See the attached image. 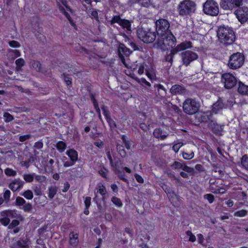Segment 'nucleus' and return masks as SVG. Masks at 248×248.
Instances as JSON below:
<instances>
[{
  "label": "nucleus",
  "mask_w": 248,
  "mask_h": 248,
  "mask_svg": "<svg viewBox=\"0 0 248 248\" xmlns=\"http://www.w3.org/2000/svg\"><path fill=\"white\" fill-rule=\"evenodd\" d=\"M238 92L243 94H248V86L244 85L242 82H239Z\"/></svg>",
  "instance_id": "obj_27"
},
{
  "label": "nucleus",
  "mask_w": 248,
  "mask_h": 248,
  "mask_svg": "<svg viewBox=\"0 0 248 248\" xmlns=\"http://www.w3.org/2000/svg\"><path fill=\"white\" fill-rule=\"evenodd\" d=\"M67 1L66 0H58L57 2V6L60 12L65 16L70 23L72 24L73 20L67 11L72 12V10L70 7L67 5Z\"/></svg>",
  "instance_id": "obj_12"
},
{
  "label": "nucleus",
  "mask_w": 248,
  "mask_h": 248,
  "mask_svg": "<svg viewBox=\"0 0 248 248\" xmlns=\"http://www.w3.org/2000/svg\"><path fill=\"white\" fill-rule=\"evenodd\" d=\"M156 87L157 88L158 91H159L160 90L162 91V92L161 93L162 95H166V90L165 89V88H164V87L163 85H162L161 84H156Z\"/></svg>",
  "instance_id": "obj_58"
},
{
  "label": "nucleus",
  "mask_w": 248,
  "mask_h": 248,
  "mask_svg": "<svg viewBox=\"0 0 248 248\" xmlns=\"http://www.w3.org/2000/svg\"><path fill=\"white\" fill-rule=\"evenodd\" d=\"M194 156V153L193 152H191L190 154L186 153H183V157L185 159L189 160L193 158Z\"/></svg>",
  "instance_id": "obj_54"
},
{
  "label": "nucleus",
  "mask_w": 248,
  "mask_h": 248,
  "mask_svg": "<svg viewBox=\"0 0 248 248\" xmlns=\"http://www.w3.org/2000/svg\"><path fill=\"white\" fill-rule=\"evenodd\" d=\"M235 15L239 21L244 24L248 21V8L242 7L238 8L234 12Z\"/></svg>",
  "instance_id": "obj_13"
},
{
  "label": "nucleus",
  "mask_w": 248,
  "mask_h": 248,
  "mask_svg": "<svg viewBox=\"0 0 248 248\" xmlns=\"http://www.w3.org/2000/svg\"><path fill=\"white\" fill-rule=\"evenodd\" d=\"M200 108V103L195 99L188 98L183 104L184 112L188 115H193L197 113Z\"/></svg>",
  "instance_id": "obj_3"
},
{
  "label": "nucleus",
  "mask_w": 248,
  "mask_h": 248,
  "mask_svg": "<svg viewBox=\"0 0 248 248\" xmlns=\"http://www.w3.org/2000/svg\"><path fill=\"white\" fill-rule=\"evenodd\" d=\"M30 240L27 237L13 238L9 242L10 248H30Z\"/></svg>",
  "instance_id": "obj_10"
},
{
  "label": "nucleus",
  "mask_w": 248,
  "mask_h": 248,
  "mask_svg": "<svg viewBox=\"0 0 248 248\" xmlns=\"http://www.w3.org/2000/svg\"><path fill=\"white\" fill-rule=\"evenodd\" d=\"M26 203V201L21 197H17L16 200V204L17 206L24 205Z\"/></svg>",
  "instance_id": "obj_50"
},
{
  "label": "nucleus",
  "mask_w": 248,
  "mask_h": 248,
  "mask_svg": "<svg viewBox=\"0 0 248 248\" xmlns=\"http://www.w3.org/2000/svg\"><path fill=\"white\" fill-rule=\"evenodd\" d=\"M157 41L154 44L155 47L165 51L175 45L176 39L169 30L170 23L165 19L161 18L155 22Z\"/></svg>",
  "instance_id": "obj_1"
},
{
  "label": "nucleus",
  "mask_w": 248,
  "mask_h": 248,
  "mask_svg": "<svg viewBox=\"0 0 248 248\" xmlns=\"http://www.w3.org/2000/svg\"><path fill=\"white\" fill-rule=\"evenodd\" d=\"M170 92L172 95H183L186 93L187 91L184 87L175 84L171 87Z\"/></svg>",
  "instance_id": "obj_17"
},
{
  "label": "nucleus",
  "mask_w": 248,
  "mask_h": 248,
  "mask_svg": "<svg viewBox=\"0 0 248 248\" xmlns=\"http://www.w3.org/2000/svg\"><path fill=\"white\" fill-rule=\"evenodd\" d=\"M118 51L119 53L120 57L122 58V55H124L126 56H128L132 51L127 47H126L124 44H120L118 48Z\"/></svg>",
  "instance_id": "obj_22"
},
{
  "label": "nucleus",
  "mask_w": 248,
  "mask_h": 248,
  "mask_svg": "<svg viewBox=\"0 0 248 248\" xmlns=\"http://www.w3.org/2000/svg\"><path fill=\"white\" fill-rule=\"evenodd\" d=\"M4 172L8 176H15L17 174L16 170H13L11 168H7L5 169Z\"/></svg>",
  "instance_id": "obj_40"
},
{
  "label": "nucleus",
  "mask_w": 248,
  "mask_h": 248,
  "mask_svg": "<svg viewBox=\"0 0 248 248\" xmlns=\"http://www.w3.org/2000/svg\"><path fill=\"white\" fill-rule=\"evenodd\" d=\"M34 178L36 181L39 182L40 183H42L45 181L46 180V177L45 176L39 175H35V174Z\"/></svg>",
  "instance_id": "obj_62"
},
{
  "label": "nucleus",
  "mask_w": 248,
  "mask_h": 248,
  "mask_svg": "<svg viewBox=\"0 0 248 248\" xmlns=\"http://www.w3.org/2000/svg\"><path fill=\"white\" fill-rule=\"evenodd\" d=\"M182 170L186 172L190 173L192 174H193L195 172L193 168L189 167L186 164H184Z\"/></svg>",
  "instance_id": "obj_55"
},
{
  "label": "nucleus",
  "mask_w": 248,
  "mask_h": 248,
  "mask_svg": "<svg viewBox=\"0 0 248 248\" xmlns=\"http://www.w3.org/2000/svg\"><path fill=\"white\" fill-rule=\"evenodd\" d=\"M111 201L114 204L119 207H120L123 205V203L121 200L116 197L114 196L112 197Z\"/></svg>",
  "instance_id": "obj_43"
},
{
  "label": "nucleus",
  "mask_w": 248,
  "mask_h": 248,
  "mask_svg": "<svg viewBox=\"0 0 248 248\" xmlns=\"http://www.w3.org/2000/svg\"><path fill=\"white\" fill-rule=\"evenodd\" d=\"M106 120H107V121L109 124L110 127L111 128H114L116 127V124L115 122H114V121L113 119H112L110 117H109Z\"/></svg>",
  "instance_id": "obj_57"
},
{
  "label": "nucleus",
  "mask_w": 248,
  "mask_h": 248,
  "mask_svg": "<svg viewBox=\"0 0 248 248\" xmlns=\"http://www.w3.org/2000/svg\"><path fill=\"white\" fill-rule=\"evenodd\" d=\"M78 243V234L71 232L69 234V244L73 247H76Z\"/></svg>",
  "instance_id": "obj_23"
},
{
  "label": "nucleus",
  "mask_w": 248,
  "mask_h": 248,
  "mask_svg": "<svg viewBox=\"0 0 248 248\" xmlns=\"http://www.w3.org/2000/svg\"><path fill=\"white\" fill-rule=\"evenodd\" d=\"M146 75L150 80H154L156 76L153 69H145Z\"/></svg>",
  "instance_id": "obj_32"
},
{
  "label": "nucleus",
  "mask_w": 248,
  "mask_h": 248,
  "mask_svg": "<svg viewBox=\"0 0 248 248\" xmlns=\"http://www.w3.org/2000/svg\"><path fill=\"white\" fill-rule=\"evenodd\" d=\"M244 61V55L242 53L236 52L231 55L228 65L231 69H237L243 65Z\"/></svg>",
  "instance_id": "obj_6"
},
{
  "label": "nucleus",
  "mask_w": 248,
  "mask_h": 248,
  "mask_svg": "<svg viewBox=\"0 0 248 248\" xmlns=\"http://www.w3.org/2000/svg\"><path fill=\"white\" fill-rule=\"evenodd\" d=\"M137 34L138 38L145 43L154 42L156 37L155 31H152L151 30L146 31L142 28L139 29L137 30Z\"/></svg>",
  "instance_id": "obj_7"
},
{
  "label": "nucleus",
  "mask_w": 248,
  "mask_h": 248,
  "mask_svg": "<svg viewBox=\"0 0 248 248\" xmlns=\"http://www.w3.org/2000/svg\"><path fill=\"white\" fill-rule=\"evenodd\" d=\"M210 127L212 132L216 135H221L223 129V125H220L217 123L212 122L210 124Z\"/></svg>",
  "instance_id": "obj_19"
},
{
  "label": "nucleus",
  "mask_w": 248,
  "mask_h": 248,
  "mask_svg": "<svg viewBox=\"0 0 248 248\" xmlns=\"http://www.w3.org/2000/svg\"><path fill=\"white\" fill-rule=\"evenodd\" d=\"M196 10V4L190 0H185L181 1L177 7L178 12L180 16L190 15L194 13Z\"/></svg>",
  "instance_id": "obj_5"
},
{
  "label": "nucleus",
  "mask_w": 248,
  "mask_h": 248,
  "mask_svg": "<svg viewBox=\"0 0 248 248\" xmlns=\"http://www.w3.org/2000/svg\"><path fill=\"white\" fill-rule=\"evenodd\" d=\"M20 195L27 200H31L33 197L32 191L29 189H28L25 191L24 192L20 193Z\"/></svg>",
  "instance_id": "obj_33"
},
{
  "label": "nucleus",
  "mask_w": 248,
  "mask_h": 248,
  "mask_svg": "<svg viewBox=\"0 0 248 248\" xmlns=\"http://www.w3.org/2000/svg\"><path fill=\"white\" fill-rule=\"evenodd\" d=\"M23 178L26 182L31 183L34 178V173H24Z\"/></svg>",
  "instance_id": "obj_31"
},
{
  "label": "nucleus",
  "mask_w": 248,
  "mask_h": 248,
  "mask_svg": "<svg viewBox=\"0 0 248 248\" xmlns=\"http://www.w3.org/2000/svg\"><path fill=\"white\" fill-rule=\"evenodd\" d=\"M19 224V221L17 219H14L12 222L9 223L8 226V229L12 230L13 229L16 227Z\"/></svg>",
  "instance_id": "obj_51"
},
{
  "label": "nucleus",
  "mask_w": 248,
  "mask_h": 248,
  "mask_svg": "<svg viewBox=\"0 0 248 248\" xmlns=\"http://www.w3.org/2000/svg\"><path fill=\"white\" fill-rule=\"evenodd\" d=\"M8 51L9 57L13 60L20 56V52L18 50L9 49Z\"/></svg>",
  "instance_id": "obj_29"
},
{
  "label": "nucleus",
  "mask_w": 248,
  "mask_h": 248,
  "mask_svg": "<svg viewBox=\"0 0 248 248\" xmlns=\"http://www.w3.org/2000/svg\"><path fill=\"white\" fill-rule=\"evenodd\" d=\"M64 68L67 69V72H65L67 75H71L72 74H76L77 71L72 66H70L68 64H65Z\"/></svg>",
  "instance_id": "obj_46"
},
{
  "label": "nucleus",
  "mask_w": 248,
  "mask_h": 248,
  "mask_svg": "<svg viewBox=\"0 0 248 248\" xmlns=\"http://www.w3.org/2000/svg\"><path fill=\"white\" fill-rule=\"evenodd\" d=\"M122 19H122L121 18L120 16H119V15L114 16L112 17L111 20L110 21V24L111 25H112L114 23H118L119 25H120V22H121Z\"/></svg>",
  "instance_id": "obj_41"
},
{
  "label": "nucleus",
  "mask_w": 248,
  "mask_h": 248,
  "mask_svg": "<svg viewBox=\"0 0 248 248\" xmlns=\"http://www.w3.org/2000/svg\"><path fill=\"white\" fill-rule=\"evenodd\" d=\"M22 209L25 212H31L32 209L33 207L31 204L30 203H26Z\"/></svg>",
  "instance_id": "obj_48"
},
{
  "label": "nucleus",
  "mask_w": 248,
  "mask_h": 248,
  "mask_svg": "<svg viewBox=\"0 0 248 248\" xmlns=\"http://www.w3.org/2000/svg\"><path fill=\"white\" fill-rule=\"evenodd\" d=\"M131 22L132 21L128 20L123 19L119 25L123 28L125 29L127 32H129L131 31Z\"/></svg>",
  "instance_id": "obj_24"
},
{
  "label": "nucleus",
  "mask_w": 248,
  "mask_h": 248,
  "mask_svg": "<svg viewBox=\"0 0 248 248\" xmlns=\"http://www.w3.org/2000/svg\"><path fill=\"white\" fill-rule=\"evenodd\" d=\"M66 73H63L61 75L62 78L64 81L67 85L69 86L72 84V79L70 78Z\"/></svg>",
  "instance_id": "obj_38"
},
{
  "label": "nucleus",
  "mask_w": 248,
  "mask_h": 248,
  "mask_svg": "<svg viewBox=\"0 0 248 248\" xmlns=\"http://www.w3.org/2000/svg\"><path fill=\"white\" fill-rule=\"evenodd\" d=\"M248 214V211L244 209H242L235 212L233 216L237 217H244Z\"/></svg>",
  "instance_id": "obj_39"
},
{
  "label": "nucleus",
  "mask_w": 248,
  "mask_h": 248,
  "mask_svg": "<svg viewBox=\"0 0 248 248\" xmlns=\"http://www.w3.org/2000/svg\"><path fill=\"white\" fill-rule=\"evenodd\" d=\"M32 189L36 195L41 196L42 194V191L40 186H32Z\"/></svg>",
  "instance_id": "obj_47"
},
{
  "label": "nucleus",
  "mask_w": 248,
  "mask_h": 248,
  "mask_svg": "<svg viewBox=\"0 0 248 248\" xmlns=\"http://www.w3.org/2000/svg\"><path fill=\"white\" fill-rule=\"evenodd\" d=\"M54 146L60 153H62L66 149L67 145L63 141H59L54 144Z\"/></svg>",
  "instance_id": "obj_25"
},
{
  "label": "nucleus",
  "mask_w": 248,
  "mask_h": 248,
  "mask_svg": "<svg viewBox=\"0 0 248 248\" xmlns=\"http://www.w3.org/2000/svg\"><path fill=\"white\" fill-rule=\"evenodd\" d=\"M116 148L119 154L122 157H125L126 156V153L123 145L118 144Z\"/></svg>",
  "instance_id": "obj_36"
},
{
  "label": "nucleus",
  "mask_w": 248,
  "mask_h": 248,
  "mask_svg": "<svg viewBox=\"0 0 248 248\" xmlns=\"http://www.w3.org/2000/svg\"><path fill=\"white\" fill-rule=\"evenodd\" d=\"M181 63L185 66H189L191 62L199 58L198 54L191 50H185L180 54Z\"/></svg>",
  "instance_id": "obj_8"
},
{
  "label": "nucleus",
  "mask_w": 248,
  "mask_h": 248,
  "mask_svg": "<svg viewBox=\"0 0 248 248\" xmlns=\"http://www.w3.org/2000/svg\"><path fill=\"white\" fill-rule=\"evenodd\" d=\"M162 130L160 128H156L154 130L153 135L156 138H161L162 140L165 139L167 135L162 134Z\"/></svg>",
  "instance_id": "obj_26"
},
{
  "label": "nucleus",
  "mask_w": 248,
  "mask_h": 248,
  "mask_svg": "<svg viewBox=\"0 0 248 248\" xmlns=\"http://www.w3.org/2000/svg\"><path fill=\"white\" fill-rule=\"evenodd\" d=\"M192 47L191 42L189 41H186L178 44L176 47H172V49L169 54H167L165 57L166 62H168L172 65L173 62V58L174 55L178 52L185 50L187 48H190Z\"/></svg>",
  "instance_id": "obj_4"
},
{
  "label": "nucleus",
  "mask_w": 248,
  "mask_h": 248,
  "mask_svg": "<svg viewBox=\"0 0 248 248\" xmlns=\"http://www.w3.org/2000/svg\"><path fill=\"white\" fill-rule=\"evenodd\" d=\"M203 12L211 16H216L219 13L218 3L214 0H207L203 5Z\"/></svg>",
  "instance_id": "obj_9"
},
{
  "label": "nucleus",
  "mask_w": 248,
  "mask_h": 248,
  "mask_svg": "<svg viewBox=\"0 0 248 248\" xmlns=\"http://www.w3.org/2000/svg\"><path fill=\"white\" fill-rule=\"evenodd\" d=\"M184 164L182 163L175 161L170 165V167L173 169H182L183 168Z\"/></svg>",
  "instance_id": "obj_52"
},
{
  "label": "nucleus",
  "mask_w": 248,
  "mask_h": 248,
  "mask_svg": "<svg viewBox=\"0 0 248 248\" xmlns=\"http://www.w3.org/2000/svg\"><path fill=\"white\" fill-rule=\"evenodd\" d=\"M31 137V135L27 134L25 135L20 136L19 138V140L21 142H23L25 140H27L30 139Z\"/></svg>",
  "instance_id": "obj_64"
},
{
  "label": "nucleus",
  "mask_w": 248,
  "mask_h": 248,
  "mask_svg": "<svg viewBox=\"0 0 248 248\" xmlns=\"http://www.w3.org/2000/svg\"><path fill=\"white\" fill-rule=\"evenodd\" d=\"M206 112L200 114L199 116V120L201 122H207L211 119V113Z\"/></svg>",
  "instance_id": "obj_28"
},
{
  "label": "nucleus",
  "mask_w": 248,
  "mask_h": 248,
  "mask_svg": "<svg viewBox=\"0 0 248 248\" xmlns=\"http://www.w3.org/2000/svg\"><path fill=\"white\" fill-rule=\"evenodd\" d=\"M220 42L224 45L232 44L235 40V35L232 29L229 27L220 26L217 31Z\"/></svg>",
  "instance_id": "obj_2"
},
{
  "label": "nucleus",
  "mask_w": 248,
  "mask_h": 248,
  "mask_svg": "<svg viewBox=\"0 0 248 248\" xmlns=\"http://www.w3.org/2000/svg\"><path fill=\"white\" fill-rule=\"evenodd\" d=\"M15 63L16 65L17 70H19L24 65L25 62L22 58H19L16 61Z\"/></svg>",
  "instance_id": "obj_42"
},
{
  "label": "nucleus",
  "mask_w": 248,
  "mask_h": 248,
  "mask_svg": "<svg viewBox=\"0 0 248 248\" xmlns=\"http://www.w3.org/2000/svg\"><path fill=\"white\" fill-rule=\"evenodd\" d=\"M90 97L91 100H92V101L93 104L94 108H96V107H98L99 106H98V103H97L96 100L95 99L93 94L92 93H90Z\"/></svg>",
  "instance_id": "obj_59"
},
{
  "label": "nucleus",
  "mask_w": 248,
  "mask_h": 248,
  "mask_svg": "<svg viewBox=\"0 0 248 248\" xmlns=\"http://www.w3.org/2000/svg\"><path fill=\"white\" fill-rule=\"evenodd\" d=\"M204 199H207L210 203H212L214 201V196L211 194H206L203 196Z\"/></svg>",
  "instance_id": "obj_53"
},
{
  "label": "nucleus",
  "mask_w": 248,
  "mask_h": 248,
  "mask_svg": "<svg viewBox=\"0 0 248 248\" xmlns=\"http://www.w3.org/2000/svg\"><path fill=\"white\" fill-rule=\"evenodd\" d=\"M48 196L50 199H53L57 192V187L55 186H50L48 188Z\"/></svg>",
  "instance_id": "obj_30"
},
{
  "label": "nucleus",
  "mask_w": 248,
  "mask_h": 248,
  "mask_svg": "<svg viewBox=\"0 0 248 248\" xmlns=\"http://www.w3.org/2000/svg\"><path fill=\"white\" fill-rule=\"evenodd\" d=\"M3 117L4 121L6 123H9L14 120V117L10 114L9 112H4L3 113Z\"/></svg>",
  "instance_id": "obj_45"
},
{
  "label": "nucleus",
  "mask_w": 248,
  "mask_h": 248,
  "mask_svg": "<svg viewBox=\"0 0 248 248\" xmlns=\"http://www.w3.org/2000/svg\"><path fill=\"white\" fill-rule=\"evenodd\" d=\"M102 110L103 111V114L105 116V117L106 119L110 117V115H109V111L107 109V107H106L105 106H103L102 107Z\"/></svg>",
  "instance_id": "obj_60"
},
{
  "label": "nucleus",
  "mask_w": 248,
  "mask_h": 248,
  "mask_svg": "<svg viewBox=\"0 0 248 248\" xmlns=\"http://www.w3.org/2000/svg\"><path fill=\"white\" fill-rule=\"evenodd\" d=\"M234 0H220V6L225 10H232L234 8Z\"/></svg>",
  "instance_id": "obj_18"
},
{
  "label": "nucleus",
  "mask_w": 248,
  "mask_h": 248,
  "mask_svg": "<svg viewBox=\"0 0 248 248\" xmlns=\"http://www.w3.org/2000/svg\"><path fill=\"white\" fill-rule=\"evenodd\" d=\"M115 171L118 173V177L122 180H123V181H124L125 182H128V180L126 178H125V173L124 171H121L119 170H116Z\"/></svg>",
  "instance_id": "obj_49"
},
{
  "label": "nucleus",
  "mask_w": 248,
  "mask_h": 248,
  "mask_svg": "<svg viewBox=\"0 0 248 248\" xmlns=\"http://www.w3.org/2000/svg\"><path fill=\"white\" fill-rule=\"evenodd\" d=\"M54 160L52 159H50L45 167V170L48 172H52L54 170Z\"/></svg>",
  "instance_id": "obj_35"
},
{
  "label": "nucleus",
  "mask_w": 248,
  "mask_h": 248,
  "mask_svg": "<svg viewBox=\"0 0 248 248\" xmlns=\"http://www.w3.org/2000/svg\"><path fill=\"white\" fill-rule=\"evenodd\" d=\"M224 105L222 101L218 100L215 103L212 105V113L215 114L218 113L224 108Z\"/></svg>",
  "instance_id": "obj_20"
},
{
  "label": "nucleus",
  "mask_w": 248,
  "mask_h": 248,
  "mask_svg": "<svg viewBox=\"0 0 248 248\" xmlns=\"http://www.w3.org/2000/svg\"><path fill=\"white\" fill-rule=\"evenodd\" d=\"M96 192H95V197L93 200L96 203L98 209L101 210L102 208L101 203L98 199L97 194H100L101 196H106L107 190L105 186L102 184H98L96 187Z\"/></svg>",
  "instance_id": "obj_14"
},
{
  "label": "nucleus",
  "mask_w": 248,
  "mask_h": 248,
  "mask_svg": "<svg viewBox=\"0 0 248 248\" xmlns=\"http://www.w3.org/2000/svg\"><path fill=\"white\" fill-rule=\"evenodd\" d=\"M123 144L124 145L125 148L127 150H129L131 148V145L129 141V140H127V137L125 135H122L121 138Z\"/></svg>",
  "instance_id": "obj_44"
},
{
  "label": "nucleus",
  "mask_w": 248,
  "mask_h": 248,
  "mask_svg": "<svg viewBox=\"0 0 248 248\" xmlns=\"http://www.w3.org/2000/svg\"><path fill=\"white\" fill-rule=\"evenodd\" d=\"M221 82L224 83V87L228 89L232 88L237 83L236 78L230 73H226L222 75Z\"/></svg>",
  "instance_id": "obj_11"
},
{
  "label": "nucleus",
  "mask_w": 248,
  "mask_h": 248,
  "mask_svg": "<svg viewBox=\"0 0 248 248\" xmlns=\"http://www.w3.org/2000/svg\"><path fill=\"white\" fill-rule=\"evenodd\" d=\"M31 65L36 71H40L41 69V64L39 61H31Z\"/></svg>",
  "instance_id": "obj_34"
},
{
  "label": "nucleus",
  "mask_w": 248,
  "mask_h": 248,
  "mask_svg": "<svg viewBox=\"0 0 248 248\" xmlns=\"http://www.w3.org/2000/svg\"><path fill=\"white\" fill-rule=\"evenodd\" d=\"M24 184L25 182L20 178H16L12 180L9 184L8 186L13 192H15L18 190L21 189L23 187Z\"/></svg>",
  "instance_id": "obj_15"
},
{
  "label": "nucleus",
  "mask_w": 248,
  "mask_h": 248,
  "mask_svg": "<svg viewBox=\"0 0 248 248\" xmlns=\"http://www.w3.org/2000/svg\"><path fill=\"white\" fill-rule=\"evenodd\" d=\"M4 214H6V217L0 218V223L4 226L9 225L10 218L16 217L17 216L15 211H8Z\"/></svg>",
  "instance_id": "obj_16"
},
{
  "label": "nucleus",
  "mask_w": 248,
  "mask_h": 248,
  "mask_svg": "<svg viewBox=\"0 0 248 248\" xmlns=\"http://www.w3.org/2000/svg\"><path fill=\"white\" fill-rule=\"evenodd\" d=\"M66 155L69 157L72 162H76L78 160V153L77 151L74 149H70L66 152Z\"/></svg>",
  "instance_id": "obj_21"
},
{
  "label": "nucleus",
  "mask_w": 248,
  "mask_h": 248,
  "mask_svg": "<svg viewBox=\"0 0 248 248\" xmlns=\"http://www.w3.org/2000/svg\"><path fill=\"white\" fill-rule=\"evenodd\" d=\"M186 234L189 236L188 240L192 242H194L196 241L195 236L190 231H187L186 232Z\"/></svg>",
  "instance_id": "obj_56"
},
{
  "label": "nucleus",
  "mask_w": 248,
  "mask_h": 248,
  "mask_svg": "<svg viewBox=\"0 0 248 248\" xmlns=\"http://www.w3.org/2000/svg\"><path fill=\"white\" fill-rule=\"evenodd\" d=\"M241 163L243 167L248 170V155H245L242 156Z\"/></svg>",
  "instance_id": "obj_37"
},
{
  "label": "nucleus",
  "mask_w": 248,
  "mask_h": 248,
  "mask_svg": "<svg viewBox=\"0 0 248 248\" xmlns=\"http://www.w3.org/2000/svg\"><path fill=\"white\" fill-rule=\"evenodd\" d=\"M98 172H99V174L100 175H101L103 177H104V178L107 177L108 170L106 168H103L99 170Z\"/></svg>",
  "instance_id": "obj_63"
},
{
  "label": "nucleus",
  "mask_w": 248,
  "mask_h": 248,
  "mask_svg": "<svg viewBox=\"0 0 248 248\" xmlns=\"http://www.w3.org/2000/svg\"><path fill=\"white\" fill-rule=\"evenodd\" d=\"M9 45L12 47H19L20 46L19 43L16 41H11L9 42Z\"/></svg>",
  "instance_id": "obj_61"
}]
</instances>
